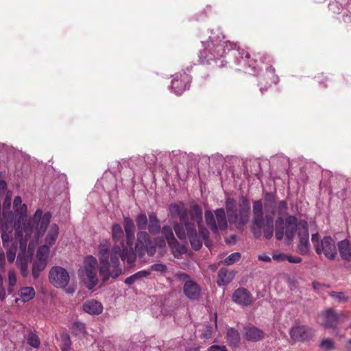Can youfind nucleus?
<instances>
[{"label":"nucleus","mask_w":351,"mask_h":351,"mask_svg":"<svg viewBox=\"0 0 351 351\" xmlns=\"http://www.w3.org/2000/svg\"><path fill=\"white\" fill-rule=\"evenodd\" d=\"M110 244L106 241L99 246V256L101 263L99 269L100 276L104 281H106L110 277L117 278L122 272L119 267V258L122 261H126L129 265L132 264L136 260V254L132 250V246L123 248L122 252L121 247L115 245L111 252L109 253Z\"/></svg>","instance_id":"obj_1"},{"label":"nucleus","mask_w":351,"mask_h":351,"mask_svg":"<svg viewBox=\"0 0 351 351\" xmlns=\"http://www.w3.org/2000/svg\"><path fill=\"white\" fill-rule=\"evenodd\" d=\"M267 204L265 206L267 214L263 217V204L261 201L256 200L253 202V220L252 230L256 238L260 237L261 230L264 237L269 239L274 234V216L275 215L276 202L271 194L266 197Z\"/></svg>","instance_id":"obj_2"},{"label":"nucleus","mask_w":351,"mask_h":351,"mask_svg":"<svg viewBox=\"0 0 351 351\" xmlns=\"http://www.w3.org/2000/svg\"><path fill=\"white\" fill-rule=\"evenodd\" d=\"M14 211L19 215V218L14 223V226L16 230H19L21 226V223H23V231L25 233L26 237H30L34 232V237L36 239H39L45 232L51 219V214L49 212L45 213L43 215V211L38 209L33 217L30 219L27 223H24L27 217V207L26 204H23L17 208H14Z\"/></svg>","instance_id":"obj_3"},{"label":"nucleus","mask_w":351,"mask_h":351,"mask_svg":"<svg viewBox=\"0 0 351 351\" xmlns=\"http://www.w3.org/2000/svg\"><path fill=\"white\" fill-rule=\"evenodd\" d=\"M169 211L179 217L180 224L174 226V230L177 237L181 240L187 237L194 250H199L202 247V239L197 235L195 224L188 222V213L183 204H171Z\"/></svg>","instance_id":"obj_4"},{"label":"nucleus","mask_w":351,"mask_h":351,"mask_svg":"<svg viewBox=\"0 0 351 351\" xmlns=\"http://www.w3.org/2000/svg\"><path fill=\"white\" fill-rule=\"evenodd\" d=\"M226 210L230 223H236L243 226L250 218V202L245 197H241L239 202L230 197L226 200Z\"/></svg>","instance_id":"obj_5"},{"label":"nucleus","mask_w":351,"mask_h":351,"mask_svg":"<svg viewBox=\"0 0 351 351\" xmlns=\"http://www.w3.org/2000/svg\"><path fill=\"white\" fill-rule=\"evenodd\" d=\"M302 220L298 221V219L293 215H289L285 218L284 226H280L283 224L284 221L282 217H278L276 221V238L280 241L285 236L289 241H292L295 237L296 231H300V224Z\"/></svg>","instance_id":"obj_6"},{"label":"nucleus","mask_w":351,"mask_h":351,"mask_svg":"<svg viewBox=\"0 0 351 351\" xmlns=\"http://www.w3.org/2000/svg\"><path fill=\"white\" fill-rule=\"evenodd\" d=\"M311 241L315 250L318 255H324L328 260H334L337 255V247L335 240L330 236L319 239L317 232L311 236Z\"/></svg>","instance_id":"obj_7"},{"label":"nucleus","mask_w":351,"mask_h":351,"mask_svg":"<svg viewBox=\"0 0 351 351\" xmlns=\"http://www.w3.org/2000/svg\"><path fill=\"white\" fill-rule=\"evenodd\" d=\"M215 217L213 212L206 210L205 212V219L206 224L215 233L219 230H224L227 228L228 223L223 208H218L215 210Z\"/></svg>","instance_id":"obj_8"},{"label":"nucleus","mask_w":351,"mask_h":351,"mask_svg":"<svg viewBox=\"0 0 351 351\" xmlns=\"http://www.w3.org/2000/svg\"><path fill=\"white\" fill-rule=\"evenodd\" d=\"M135 251L140 256H143L145 253L149 256H153L156 253V246L147 232L140 231L137 233Z\"/></svg>","instance_id":"obj_9"},{"label":"nucleus","mask_w":351,"mask_h":351,"mask_svg":"<svg viewBox=\"0 0 351 351\" xmlns=\"http://www.w3.org/2000/svg\"><path fill=\"white\" fill-rule=\"evenodd\" d=\"M49 280L55 287L65 289L69 282L70 277L64 268L55 266L49 271Z\"/></svg>","instance_id":"obj_10"},{"label":"nucleus","mask_w":351,"mask_h":351,"mask_svg":"<svg viewBox=\"0 0 351 351\" xmlns=\"http://www.w3.org/2000/svg\"><path fill=\"white\" fill-rule=\"evenodd\" d=\"M289 335L294 341H305L311 340L314 337L315 331L306 325H295L291 328Z\"/></svg>","instance_id":"obj_11"},{"label":"nucleus","mask_w":351,"mask_h":351,"mask_svg":"<svg viewBox=\"0 0 351 351\" xmlns=\"http://www.w3.org/2000/svg\"><path fill=\"white\" fill-rule=\"evenodd\" d=\"M300 231L298 236L300 239L298 249L302 255H306L310 252L311 245L309 243L308 224L306 220H302L300 224Z\"/></svg>","instance_id":"obj_12"},{"label":"nucleus","mask_w":351,"mask_h":351,"mask_svg":"<svg viewBox=\"0 0 351 351\" xmlns=\"http://www.w3.org/2000/svg\"><path fill=\"white\" fill-rule=\"evenodd\" d=\"M243 336L248 341L257 342L261 341L264 337V332L252 325L247 326L243 328Z\"/></svg>","instance_id":"obj_13"},{"label":"nucleus","mask_w":351,"mask_h":351,"mask_svg":"<svg viewBox=\"0 0 351 351\" xmlns=\"http://www.w3.org/2000/svg\"><path fill=\"white\" fill-rule=\"evenodd\" d=\"M183 291L186 298L191 300H197L200 298L201 288L193 280H186L184 282Z\"/></svg>","instance_id":"obj_14"},{"label":"nucleus","mask_w":351,"mask_h":351,"mask_svg":"<svg viewBox=\"0 0 351 351\" xmlns=\"http://www.w3.org/2000/svg\"><path fill=\"white\" fill-rule=\"evenodd\" d=\"M322 318L321 324L325 328H336L339 317L333 309H328L320 314Z\"/></svg>","instance_id":"obj_15"},{"label":"nucleus","mask_w":351,"mask_h":351,"mask_svg":"<svg viewBox=\"0 0 351 351\" xmlns=\"http://www.w3.org/2000/svg\"><path fill=\"white\" fill-rule=\"evenodd\" d=\"M233 301L237 304L248 306L252 302V296L245 288H239L232 295Z\"/></svg>","instance_id":"obj_16"},{"label":"nucleus","mask_w":351,"mask_h":351,"mask_svg":"<svg viewBox=\"0 0 351 351\" xmlns=\"http://www.w3.org/2000/svg\"><path fill=\"white\" fill-rule=\"evenodd\" d=\"M123 227L126 235V243L128 247L133 245L134 238V223L132 219L129 217H124Z\"/></svg>","instance_id":"obj_17"},{"label":"nucleus","mask_w":351,"mask_h":351,"mask_svg":"<svg viewBox=\"0 0 351 351\" xmlns=\"http://www.w3.org/2000/svg\"><path fill=\"white\" fill-rule=\"evenodd\" d=\"M182 79L180 81L178 79H173L171 82V88L175 90L177 95L181 94L184 90L189 88L188 83L190 81V77L186 74L181 75Z\"/></svg>","instance_id":"obj_18"},{"label":"nucleus","mask_w":351,"mask_h":351,"mask_svg":"<svg viewBox=\"0 0 351 351\" xmlns=\"http://www.w3.org/2000/svg\"><path fill=\"white\" fill-rule=\"evenodd\" d=\"M341 258L346 261H351V243L349 240L341 241L337 244Z\"/></svg>","instance_id":"obj_19"},{"label":"nucleus","mask_w":351,"mask_h":351,"mask_svg":"<svg viewBox=\"0 0 351 351\" xmlns=\"http://www.w3.org/2000/svg\"><path fill=\"white\" fill-rule=\"evenodd\" d=\"M237 48V44L230 43V41H220L214 46L213 51L218 56H223L231 49Z\"/></svg>","instance_id":"obj_20"},{"label":"nucleus","mask_w":351,"mask_h":351,"mask_svg":"<svg viewBox=\"0 0 351 351\" xmlns=\"http://www.w3.org/2000/svg\"><path fill=\"white\" fill-rule=\"evenodd\" d=\"M186 210H188L186 209ZM188 213V222L194 224L196 222L198 224L202 223V209L199 205L195 204L191 210Z\"/></svg>","instance_id":"obj_21"},{"label":"nucleus","mask_w":351,"mask_h":351,"mask_svg":"<svg viewBox=\"0 0 351 351\" xmlns=\"http://www.w3.org/2000/svg\"><path fill=\"white\" fill-rule=\"evenodd\" d=\"M11 206V197L8 195H6L3 203V211H2V217L3 219H5V223H11L13 221V214L10 210V208Z\"/></svg>","instance_id":"obj_22"},{"label":"nucleus","mask_w":351,"mask_h":351,"mask_svg":"<svg viewBox=\"0 0 351 351\" xmlns=\"http://www.w3.org/2000/svg\"><path fill=\"white\" fill-rule=\"evenodd\" d=\"M147 228L151 234H158L160 232V224L155 213H152L149 215Z\"/></svg>","instance_id":"obj_23"},{"label":"nucleus","mask_w":351,"mask_h":351,"mask_svg":"<svg viewBox=\"0 0 351 351\" xmlns=\"http://www.w3.org/2000/svg\"><path fill=\"white\" fill-rule=\"evenodd\" d=\"M226 339L229 346L236 347L240 343V334L237 330L230 328L227 331Z\"/></svg>","instance_id":"obj_24"},{"label":"nucleus","mask_w":351,"mask_h":351,"mask_svg":"<svg viewBox=\"0 0 351 351\" xmlns=\"http://www.w3.org/2000/svg\"><path fill=\"white\" fill-rule=\"evenodd\" d=\"M234 274L232 272L228 273L226 268H221L218 272L217 284L219 286L228 284L234 278Z\"/></svg>","instance_id":"obj_25"},{"label":"nucleus","mask_w":351,"mask_h":351,"mask_svg":"<svg viewBox=\"0 0 351 351\" xmlns=\"http://www.w3.org/2000/svg\"><path fill=\"white\" fill-rule=\"evenodd\" d=\"M58 234V226L56 223L52 224L50 226L49 230L45 238V243L49 245V246H52L56 243Z\"/></svg>","instance_id":"obj_26"},{"label":"nucleus","mask_w":351,"mask_h":351,"mask_svg":"<svg viewBox=\"0 0 351 351\" xmlns=\"http://www.w3.org/2000/svg\"><path fill=\"white\" fill-rule=\"evenodd\" d=\"M97 265V259L93 256H89V290L94 287L98 282V279L95 274L92 271V268Z\"/></svg>","instance_id":"obj_27"},{"label":"nucleus","mask_w":351,"mask_h":351,"mask_svg":"<svg viewBox=\"0 0 351 351\" xmlns=\"http://www.w3.org/2000/svg\"><path fill=\"white\" fill-rule=\"evenodd\" d=\"M47 264V261H46V260L44 258L36 259L32 267V276L35 279L38 278L40 273L45 269Z\"/></svg>","instance_id":"obj_28"},{"label":"nucleus","mask_w":351,"mask_h":351,"mask_svg":"<svg viewBox=\"0 0 351 351\" xmlns=\"http://www.w3.org/2000/svg\"><path fill=\"white\" fill-rule=\"evenodd\" d=\"M19 295L23 302H27L35 296V291L34 288L26 287L20 289Z\"/></svg>","instance_id":"obj_29"},{"label":"nucleus","mask_w":351,"mask_h":351,"mask_svg":"<svg viewBox=\"0 0 351 351\" xmlns=\"http://www.w3.org/2000/svg\"><path fill=\"white\" fill-rule=\"evenodd\" d=\"M86 325L85 324L79 321L75 322L71 327L72 332L79 337H85L86 335Z\"/></svg>","instance_id":"obj_30"},{"label":"nucleus","mask_w":351,"mask_h":351,"mask_svg":"<svg viewBox=\"0 0 351 351\" xmlns=\"http://www.w3.org/2000/svg\"><path fill=\"white\" fill-rule=\"evenodd\" d=\"M149 274V271L145 270H142L136 272V274L130 276L125 280V283L128 285H132L138 280L147 277Z\"/></svg>","instance_id":"obj_31"},{"label":"nucleus","mask_w":351,"mask_h":351,"mask_svg":"<svg viewBox=\"0 0 351 351\" xmlns=\"http://www.w3.org/2000/svg\"><path fill=\"white\" fill-rule=\"evenodd\" d=\"M77 274L80 280L88 287V256L84 257V265L79 269Z\"/></svg>","instance_id":"obj_32"},{"label":"nucleus","mask_w":351,"mask_h":351,"mask_svg":"<svg viewBox=\"0 0 351 351\" xmlns=\"http://www.w3.org/2000/svg\"><path fill=\"white\" fill-rule=\"evenodd\" d=\"M103 311V305L97 300L89 301V315H99Z\"/></svg>","instance_id":"obj_33"},{"label":"nucleus","mask_w":351,"mask_h":351,"mask_svg":"<svg viewBox=\"0 0 351 351\" xmlns=\"http://www.w3.org/2000/svg\"><path fill=\"white\" fill-rule=\"evenodd\" d=\"M112 239L115 243L121 241L122 243V239L123 237V232L121 226L119 224H114L112 228Z\"/></svg>","instance_id":"obj_34"},{"label":"nucleus","mask_w":351,"mask_h":351,"mask_svg":"<svg viewBox=\"0 0 351 351\" xmlns=\"http://www.w3.org/2000/svg\"><path fill=\"white\" fill-rule=\"evenodd\" d=\"M168 245L171 248L172 254L176 258H179L182 254L186 252L185 247L180 245L176 239L175 243Z\"/></svg>","instance_id":"obj_35"},{"label":"nucleus","mask_w":351,"mask_h":351,"mask_svg":"<svg viewBox=\"0 0 351 351\" xmlns=\"http://www.w3.org/2000/svg\"><path fill=\"white\" fill-rule=\"evenodd\" d=\"M162 234L165 237L168 244H173L176 242L172 228L169 226H164L162 228Z\"/></svg>","instance_id":"obj_36"},{"label":"nucleus","mask_w":351,"mask_h":351,"mask_svg":"<svg viewBox=\"0 0 351 351\" xmlns=\"http://www.w3.org/2000/svg\"><path fill=\"white\" fill-rule=\"evenodd\" d=\"M27 343L34 348H38L40 345L38 336L32 332L28 333L27 336Z\"/></svg>","instance_id":"obj_37"},{"label":"nucleus","mask_w":351,"mask_h":351,"mask_svg":"<svg viewBox=\"0 0 351 351\" xmlns=\"http://www.w3.org/2000/svg\"><path fill=\"white\" fill-rule=\"evenodd\" d=\"M49 245L45 243L44 245L39 247L36 253V258L38 259H45L47 261L48 254L49 252Z\"/></svg>","instance_id":"obj_38"},{"label":"nucleus","mask_w":351,"mask_h":351,"mask_svg":"<svg viewBox=\"0 0 351 351\" xmlns=\"http://www.w3.org/2000/svg\"><path fill=\"white\" fill-rule=\"evenodd\" d=\"M136 222L139 230H145L148 223V219L146 215L143 213L138 215L136 219Z\"/></svg>","instance_id":"obj_39"},{"label":"nucleus","mask_w":351,"mask_h":351,"mask_svg":"<svg viewBox=\"0 0 351 351\" xmlns=\"http://www.w3.org/2000/svg\"><path fill=\"white\" fill-rule=\"evenodd\" d=\"M241 254L239 252H234L229 255L225 260L224 263L227 265H232L239 261Z\"/></svg>","instance_id":"obj_40"},{"label":"nucleus","mask_w":351,"mask_h":351,"mask_svg":"<svg viewBox=\"0 0 351 351\" xmlns=\"http://www.w3.org/2000/svg\"><path fill=\"white\" fill-rule=\"evenodd\" d=\"M198 228H199V234L201 236V239L202 240H204L205 241H206L209 237V232L208 231V230L204 228L202 225V223H199L198 224Z\"/></svg>","instance_id":"obj_41"},{"label":"nucleus","mask_w":351,"mask_h":351,"mask_svg":"<svg viewBox=\"0 0 351 351\" xmlns=\"http://www.w3.org/2000/svg\"><path fill=\"white\" fill-rule=\"evenodd\" d=\"M213 333V327L209 325H205L202 330V336L204 339H209L211 337Z\"/></svg>","instance_id":"obj_42"},{"label":"nucleus","mask_w":351,"mask_h":351,"mask_svg":"<svg viewBox=\"0 0 351 351\" xmlns=\"http://www.w3.org/2000/svg\"><path fill=\"white\" fill-rule=\"evenodd\" d=\"M320 347L324 350L334 348V342L330 339H324L320 343Z\"/></svg>","instance_id":"obj_43"},{"label":"nucleus","mask_w":351,"mask_h":351,"mask_svg":"<svg viewBox=\"0 0 351 351\" xmlns=\"http://www.w3.org/2000/svg\"><path fill=\"white\" fill-rule=\"evenodd\" d=\"M331 296L339 302H346L348 298L342 292H332Z\"/></svg>","instance_id":"obj_44"},{"label":"nucleus","mask_w":351,"mask_h":351,"mask_svg":"<svg viewBox=\"0 0 351 351\" xmlns=\"http://www.w3.org/2000/svg\"><path fill=\"white\" fill-rule=\"evenodd\" d=\"M152 270L160 272H165L167 270V267L165 265L162 263H156L152 265Z\"/></svg>","instance_id":"obj_45"},{"label":"nucleus","mask_w":351,"mask_h":351,"mask_svg":"<svg viewBox=\"0 0 351 351\" xmlns=\"http://www.w3.org/2000/svg\"><path fill=\"white\" fill-rule=\"evenodd\" d=\"M8 282L10 287H14L16 283V276L14 271L8 272Z\"/></svg>","instance_id":"obj_46"},{"label":"nucleus","mask_w":351,"mask_h":351,"mask_svg":"<svg viewBox=\"0 0 351 351\" xmlns=\"http://www.w3.org/2000/svg\"><path fill=\"white\" fill-rule=\"evenodd\" d=\"M1 239L3 247H8L11 239V237L9 235V234H8L5 231H3L1 233Z\"/></svg>","instance_id":"obj_47"},{"label":"nucleus","mask_w":351,"mask_h":351,"mask_svg":"<svg viewBox=\"0 0 351 351\" xmlns=\"http://www.w3.org/2000/svg\"><path fill=\"white\" fill-rule=\"evenodd\" d=\"M16 247L9 249L7 252V259L9 263H12L15 258Z\"/></svg>","instance_id":"obj_48"},{"label":"nucleus","mask_w":351,"mask_h":351,"mask_svg":"<svg viewBox=\"0 0 351 351\" xmlns=\"http://www.w3.org/2000/svg\"><path fill=\"white\" fill-rule=\"evenodd\" d=\"M287 255L283 253L274 254L272 256V258L274 261L281 262L287 260Z\"/></svg>","instance_id":"obj_49"},{"label":"nucleus","mask_w":351,"mask_h":351,"mask_svg":"<svg viewBox=\"0 0 351 351\" xmlns=\"http://www.w3.org/2000/svg\"><path fill=\"white\" fill-rule=\"evenodd\" d=\"M175 278L180 281L191 280L189 276L185 273H177L175 274Z\"/></svg>","instance_id":"obj_50"},{"label":"nucleus","mask_w":351,"mask_h":351,"mask_svg":"<svg viewBox=\"0 0 351 351\" xmlns=\"http://www.w3.org/2000/svg\"><path fill=\"white\" fill-rule=\"evenodd\" d=\"M208 351H227V349L225 346H217L214 345L210 346Z\"/></svg>","instance_id":"obj_51"},{"label":"nucleus","mask_w":351,"mask_h":351,"mask_svg":"<svg viewBox=\"0 0 351 351\" xmlns=\"http://www.w3.org/2000/svg\"><path fill=\"white\" fill-rule=\"evenodd\" d=\"M287 260L291 263H300L302 262V258L299 256H287Z\"/></svg>","instance_id":"obj_52"},{"label":"nucleus","mask_w":351,"mask_h":351,"mask_svg":"<svg viewBox=\"0 0 351 351\" xmlns=\"http://www.w3.org/2000/svg\"><path fill=\"white\" fill-rule=\"evenodd\" d=\"M278 208L280 213H282L287 210V204L285 201H280L278 203Z\"/></svg>","instance_id":"obj_53"},{"label":"nucleus","mask_w":351,"mask_h":351,"mask_svg":"<svg viewBox=\"0 0 351 351\" xmlns=\"http://www.w3.org/2000/svg\"><path fill=\"white\" fill-rule=\"evenodd\" d=\"M23 204H22V199L20 196H16L14 197L13 202L14 208L19 207L21 206H23Z\"/></svg>","instance_id":"obj_54"},{"label":"nucleus","mask_w":351,"mask_h":351,"mask_svg":"<svg viewBox=\"0 0 351 351\" xmlns=\"http://www.w3.org/2000/svg\"><path fill=\"white\" fill-rule=\"evenodd\" d=\"M258 260L264 261V262H270L271 258L267 255H259Z\"/></svg>","instance_id":"obj_55"},{"label":"nucleus","mask_w":351,"mask_h":351,"mask_svg":"<svg viewBox=\"0 0 351 351\" xmlns=\"http://www.w3.org/2000/svg\"><path fill=\"white\" fill-rule=\"evenodd\" d=\"M5 259L4 253H0V267H3L5 265Z\"/></svg>","instance_id":"obj_56"},{"label":"nucleus","mask_w":351,"mask_h":351,"mask_svg":"<svg viewBox=\"0 0 351 351\" xmlns=\"http://www.w3.org/2000/svg\"><path fill=\"white\" fill-rule=\"evenodd\" d=\"M5 298V291L3 287L0 288V300H3Z\"/></svg>","instance_id":"obj_57"},{"label":"nucleus","mask_w":351,"mask_h":351,"mask_svg":"<svg viewBox=\"0 0 351 351\" xmlns=\"http://www.w3.org/2000/svg\"><path fill=\"white\" fill-rule=\"evenodd\" d=\"M7 188V184L4 180H0V191H4Z\"/></svg>","instance_id":"obj_58"},{"label":"nucleus","mask_w":351,"mask_h":351,"mask_svg":"<svg viewBox=\"0 0 351 351\" xmlns=\"http://www.w3.org/2000/svg\"><path fill=\"white\" fill-rule=\"evenodd\" d=\"M21 270L22 275L25 276L26 275L27 270V265L24 264V265H21Z\"/></svg>","instance_id":"obj_59"},{"label":"nucleus","mask_w":351,"mask_h":351,"mask_svg":"<svg viewBox=\"0 0 351 351\" xmlns=\"http://www.w3.org/2000/svg\"><path fill=\"white\" fill-rule=\"evenodd\" d=\"M200 347L199 346H195L192 348H189L186 350V351H199Z\"/></svg>","instance_id":"obj_60"},{"label":"nucleus","mask_w":351,"mask_h":351,"mask_svg":"<svg viewBox=\"0 0 351 351\" xmlns=\"http://www.w3.org/2000/svg\"><path fill=\"white\" fill-rule=\"evenodd\" d=\"M239 54H241V58L243 59V55L245 54V58H250V55L247 52H244L243 51H242V53L239 52Z\"/></svg>","instance_id":"obj_61"},{"label":"nucleus","mask_w":351,"mask_h":351,"mask_svg":"<svg viewBox=\"0 0 351 351\" xmlns=\"http://www.w3.org/2000/svg\"><path fill=\"white\" fill-rule=\"evenodd\" d=\"M82 308H83V310H84V311L85 313H88V303L87 302L84 303V304L82 306Z\"/></svg>","instance_id":"obj_62"},{"label":"nucleus","mask_w":351,"mask_h":351,"mask_svg":"<svg viewBox=\"0 0 351 351\" xmlns=\"http://www.w3.org/2000/svg\"><path fill=\"white\" fill-rule=\"evenodd\" d=\"M267 73H269L271 75H273L274 73V69L272 67H268L267 68Z\"/></svg>","instance_id":"obj_63"},{"label":"nucleus","mask_w":351,"mask_h":351,"mask_svg":"<svg viewBox=\"0 0 351 351\" xmlns=\"http://www.w3.org/2000/svg\"><path fill=\"white\" fill-rule=\"evenodd\" d=\"M75 291V290L73 288L69 287L66 289V292L68 293H73Z\"/></svg>","instance_id":"obj_64"}]
</instances>
